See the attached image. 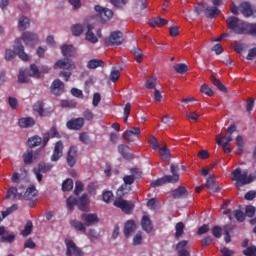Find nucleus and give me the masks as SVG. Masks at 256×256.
I'll use <instances>...</instances> for the list:
<instances>
[{"mask_svg":"<svg viewBox=\"0 0 256 256\" xmlns=\"http://www.w3.org/2000/svg\"><path fill=\"white\" fill-rule=\"evenodd\" d=\"M121 77V72H119V70H113L110 73V81H112V83H116L119 78Z\"/></svg>","mask_w":256,"mask_h":256,"instance_id":"nucleus-61","label":"nucleus"},{"mask_svg":"<svg viewBox=\"0 0 256 256\" xmlns=\"http://www.w3.org/2000/svg\"><path fill=\"white\" fill-rule=\"evenodd\" d=\"M129 115H131V103H126L124 107V123H127Z\"/></svg>","mask_w":256,"mask_h":256,"instance_id":"nucleus-62","label":"nucleus"},{"mask_svg":"<svg viewBox=\"0 0 256 256\" xmlns=\"http://www.w3.org/2000/svg\"><path fill=\"white\" fill-rule=\"evenodd\" d=\"M14 51L22 61H29V55L25 53V47L21 44L20 39L15 40Z\"/></svg>","mask_w":256,"mask_h":256,"instance_id":"nucleus-10","label":"nucleus"},{"mask_svg":"<svg viewBox=\"0 0 256 256\" xmlns=\"http://www.w3.org/2000/svg\"><path fill=\"white\" fill-rule=\"evenodd\" d=\"M172 196L174 199H185V197H189V191L185 186H179L172 192Z\"/></svg>","mask_w":256,"mask_h":256,"instance_id":"nucleus-19","label":"nucleus"},{"mask_svg":"<svg viewBox=\"0 0 256 256\" xmlns=\"http://www.w3.org/2000/svg\"><path fill=\"white\" fill-rule=\"evenodd\" d=\"M200 91L208 97H213V95H215V92H213V90L207 84L202 85Z\"/></svg>","mask_w":256,"mask_h":256,"instance_id":"nucleus-54","label":"nucleus"},{"mask_svg":"<svg viewBox=\"0 0 256 256\" xmlns=\"http://www.w3.org/2000/svg\"><path fill=\"white\" fill-rule=\"evenodd\" d=\"M43 141V138L39 135L32 136L28 139L27 145L30 147V149H33L34 147H39Z\"/></svg>","mask_w":256,"mask_h":256,"instance_id":"nucleus-27","label":"nucleus"},{"mask_svg":"<svg viewBox=\"0 0 256 256\" xmlns=\"http://www.w3.org/2000/svg\"><path fill=\"white\" fill-rule=\"evenodd\" d=\"M1 243H13L15 241L14 232H5V234L0 238Z\"/></svg>","mask_w":256,"mask_h":256,"instance_id":"nucleus-34","label":"nucleus"},{"mask_svg":"<svg viewBox=\"0 0 256 256\" xmlns=\"http://www.w3.org/2000/svg\"><path fill=\"white\" fill-rule=\"evenodd\" d=\"M102 200L104 203H111L113 201V192L111 191H106L102 194Z\"/></svg>","mask_w":256,"mask_h":256,"instance_id":"nucleus-60","label":"nucleus"},{"mask_svg":"<svg viewBox=\"0 0 256 256\" xmlns=\"http://www.w3.org/2000/svg\"><path fill=\"white\" fill-rule=\"evenodd\" d=\"M97 189H99V185L97 184V182H91L87 186V191L88 193H90V195H96Z\"/></svg>","mask_w":256,"mask_h":256,"instance_id":"nucleus-56","label":"nucleus"},{"mask_svg":"<svg viewBox=\"0 0 256 256\" xmlns=\"http://www.w3.org/2000/svg\"><path fill=\"white\" fill-rule=\"evenodd\" d=\"M175 229H176L175 237L176 239H179V237H181L183 233H185V224H183V222H178L175 226Z\"/></svg>","mask_w":256,"mask_h":256,"instance_id":"nucleus-43","label":"nucleus"},{"mask_svg":"<svg viewBox=\"0 0 256 256\" xmlns=\"http://www.w3.org/2000/svg\"><path fill=\"white\" fill-rule=\"evenodd\" d=\"M242 253L245 256H256V246H249Z\"/></svg>","mask_w":256,"mask_h":256,"instance_id":"nucleus-59","label":"nucleus"},{"mask_svg":"<svg viewBox=\"0 0 256 256\" xmlns=\"http://www.w3.org/2000/svg\"><path fill=\"white\" fill-rule=\"evenodd\" d=\"M47 134L50 136V139H61V134H59V131L55 126L51 127Z\"/></svg>","mask_w":256,"mask_h":256,"instance_id":"nucleus-52","label":"nucleus"},{"mask_svg":"<svg viewBox=\"0 0 256 256\" xmlns=\"http://www.w3.org/2000/svg\"><path fill=\"white\" fill-rule=\"evenodd\" d=\"M212 235L216 239H221V236L223 235V229L220 226H214L212 229Z\"/></svg>","mask_w":256,"mask_h":256,"instance_id":"nucleus-55","label":"nucleus"},{"mask_svg":"<svg viewBox=\"0 0 256 256\" xmlns=\"http://www.w3.org/2000/svg\"><path fill=\"white\" fill-rule=\"evenodd\" d=\"M109 43L111 45H122L123 44V32L114 31L109 36Z\"/></svg>","mask_w":256,"mask_h":256,"instance_id":"nucleus-17","label":"nucleus"},{"mask_svg":"<svg viewBox=\"0 0 256 256\" xmlns=\"http://www.w3.org/2000/svg\"><path fill=\"white\" fill-rule=\"evenodd\" d=\"M156 85H157V77L151 76L148 79H146V83H145L146 89H154L155 90Z\"/></svg>","mask_w":256,"mask_h":256,"instance_id":"nucleus-41","label":"nucleus"},{"mask_svg":"<svg viewBox=\"0 0 256 256\" xmlns=\"http://www.w3.org/2000/svg\"><path fill=\"white\" fill-rule=\"evenodd\" d=\"M158 151L160 153V157L162 158V161H169V159H171V150H169L167 146L159 148Z\"/></svg>","mask_w":256,"mask_h":256,"instance_id":"nucleus-32","label":"nucleus"},{"mask_svg":"<svg viewBox=\"0 0 256 256\" xmlns=\"http://www.w3.org/2000/svg\"><path fill=\"white\" fill-rule=\"evenodd\" d=\"M54 69H66V71H72V69H75V64H73V61L67 59L65 60H58L54 64Z\"/></svg>","mask_w":256,"mask_h":256,"instance_id":"nucleus-16","label":"nucleus"},{"mask_svg":"<svg viewBox=\"0 0 256 256\" xmlns=\"http://www.w3.org/2000/svg\"><path fill=\"white\" fill-rule=\"evenodd\" d=\"M33 197H37V188H35L34 185L29 186L24 194H18V199H20L21 201H23V199L25 201H31Z\"/></svg>","mask_w":256,"mask_h":256,"instance_id":"nucleus-12","label":"nucleus"},{"mask_svg":"<svg viewBox=\"0 0 256 256\" xmlns=\"http://www.w3.org/2000/svg\"><path fill=\"white\" fill-rule=\"evenodd\" d=\"M85 125V118H72L66 123L67 129H70L71 131H80V129H83V126Z\"/></svg>","mask_w":256,"mask_h":256,"instance_id":"nucleus-8","label":"nucleus"},{"mask_svg":"<svg viewBox=\"0 0 256 256\" xmlns=\"http://www.w3.org/2000/svg\"><path fill=\"white\" fill-rule=\"evenodd\" d=\"M118 152L124 159H127L128 161H131L133 159V154L129 153V146L125 144L118 145Z\"/></svg>","mask_w":256,"mask_h":256,"instance_id":"nucleus-25","label":"nucleus"},{"mask_svg":"<svg viewBox=\"0 0 256 256\" xmlns=\"http://www.w3.org/2000/svg\"><path fill=\"white\" fill-rule=\"evenodd\" d=\"M233 215L239 223H243L245 221V213L241 210H234Z\"/></svg>","mask_w":256,"mask_h":256,"instance_id":"nucleus-58","label":"nucleus"},{"mask_svg":"<svg viewBox=\"0 0 256 256\" xmlns=\"http://www.w3.org/2000/svg\"><path fill=\"white\" fill-rule=\"evenodd\" d=\"M148 143L150 145V147L154 150V151H158V149H160L161 147L159 146V142L157 141V138H155V136H151L148 139Z\"/></svg>","mask_w":256,"mask_h":256,"instance_id":"nucleus-50","label":"nucleus"},{"mask_svg":"<svg viewBox=\"0 0 256 256\" xmlns=\"http://www.w3.org/2000/svg\"><path fill=\"white\" fill-rule=\"evenodd\" d=\"M124 184L121 185L117 192V198L114 201V206L118 207V209H122L124 213H131L134 209V205L131 202H128L127 200H123V197L129 193V190H127L128 185H133L135 183V176L133 175H126L123 178Z\"/></svg>","mask_w":256,"mask_h":256,"instance_id":"nucleus-1","label":"nucleus"},{"mask_svg":"<svg viewBox=\"0 0 256 256\" xmlns=\"http://www.w3.org/2000/svg\"><path fill=\"white\" fill-rule=\"evenodd\" d=\"M93 29H95V26H93V24L87 25V32L85 34V39L90 43H98L99 39L97 38V36H95V33H93Z\"/></svg>","mask_w":256,"mask_h":256,"instance_id":"nucleus-22","label":"nucleus"},{"mask_svg":"<svg viewBox=\"0 0 256 256\" xmlns=\"http://www.w3.org/2000/svg\"><path fill=\"white\" fill-rule=\"evenodd\" d=\"M66 205L70 211H73L76 206L80 211H87L89 209V196L87 194H82V197H79L78 199L70 196L66 200Z\"/></svg>","mask_w":256,"mask_h":256,"instance_id":"nucleus-4","label":"nucleus"},{"mask_svg":"<svg viewBox=\"0 0 256 256\" xmlns=\"http://www.w3.org/2000/svg\"><path fill=\"white\" fill-rule=\"evenodd\" d=\"M61 51L63 57H73L75 55V47L73 45H62Z\"/></svg>","mask_w":256,"mask_h":256,"instance_id":"nucleus-29","label":"nucleus"},{"mask_svg":"<svg viewBox=\"0 0 256 256\" xmlns=\"http://www.w3.org/2000/svg\"><path fill=\"white\" fill-rule=\"evenodd\" d=\"M30 77H35L36 79L41 78V71L39 70V67H37L35 64L30 65Z\"/></svg>","mask_w":256,"mask_h":256,"instance_id":"nucleus-44","label":"nucleus"},{"mask_svg":"<svg viewBox=\"0 0 256 256\" xmlns=\"http://www.w3.org/2000/svg\"><path fill=\"white\" fill-rule=\"evenodd\" d=\"M66 245V256H83L84 252L81 251V248L77 247V244L73 242L71 239L65 240Z\"/></svg>","mask_w":256,"mask_h":256,"instance_id":"nucleus-5","label":"nucleus"},{"mask_svg":"<svg viewBox=\"0 0 256 256\" xmlns=\"http://www.w3.org/2000/svg\"><path fill=\"white\" fill-rule=\"evenodd\" d=\"M18 190L15 187H10L6 193L5 199H17Z\"/></svg>","mask_w":256,"mask_h":256,"instance_id":"nucleus-49","label":"nucleus"},{"mask_svg":"<svg viewBox=\"0 0 256 256\" xmlns=\"http://www.w3.org/2000/svg\"><path fill=\"white\" fill-rule=\"evenodd\" d=\"M188 244H189V241H187V240H182L177 243L176 251L178 253V256H191L189 251H187Z\"/></svg>","mask_w":256,"mask_h":256,"instance_id":"nucleus-18","label":"nucleus"},{"mask_svg":"<svg viewBox=\"0 0 256 256\" xmlns=\"http://www.w3.org/2000/svg\"><path fill=\"white\" fill-rule=\"evenodd\" d=\"M94 9L96 13H99L101 19H103L104 21H109L113 19V10L109 8H103L100 5H96Z\"/></svg>","mask_w":256,"mask_h":256,"instance_id":"nucleus-11","label":"nucleus"},{"mask_svg":"<svg viewBox=\"0 0 256 256\" xmlns=\"http://www.w3.org/2000/svg\"><path fill=\"white\" fill-rule=\"evenodd\" d=\"M239 11L244 15V17L253 16V7H251V3L249 2H242L239 5Z\"/></svg>","mask_w":256,"mask_h":256,"instance_id":"nucleus-20","label":"nucleus"},{"mask_svg":"<svg viewBox=\"0 0 256 256\" xmlns=\"http://www.w3.org/2000/svg\"><path fill=\"white\" fill-rule=\"evenodd\" d=\"M34 111L40 115V117L45 116V108L43 102H38L37 104L34 105Z\"/></svg>","mask_w":256,"mask_h":256,"instance_id":"nucleus-51","label":"nucleus"},{"mask_svg":"<svg viewBox=\"0 0 256 256\" xmlns=\"http://www.w3.org/2000/svg\"><path fill=\"white\" fill-rule=\"evenodd\" d=\"M231 179L235 181L236 189H241V187L245 185H249L253 183L256 179V171L253 174L249 175V172L245 170L244 172L241 171V168H236L231 172Z\"/></svg>","mask_w":256,"mask_h":256,"instance_id":"nucleus-3","label":"nucleus"},{"mask_svg":"<svg viewBox=\"0 0 256 256\" xmlns=\"http://www.w3.org/2000/svg\"><path fill=\"white\" fill-rule=\"evenodd\" d=\"M22 40L24 41L25 45H35V43L39 41V36L36 33L24 32L22 34Z\"/></svg>","mask_w":256,"mask_h":256,"instance_id":"nucleus-15","label":"nucleus"},{"mask_svg":"<svg viewBox=\"0 0 256 256\" xmlns=\"http://www.w3.org/2000/svg\"><path fill=\"white\" fill-rule=\"evenodd\" d=\"M210 81L215 87H217V89H219V91H221L222 93H227V87H225V85L221 83V80L217 79L215 76H211Z\"/></svg>","mask_w":256,"mask_h":256,"instance_id":"nucleus-31","label":"nucleus"},{"mask_svg":"<svg viewBox=\"0 0 256 256\" xmlns=\"http://www.w3.org/2000/svg\"><path fill=\"white\" fill-rule=\"evenodd\" d=\"M50 91L52 95H55L56 97L63 95V93H65V83L60 79L54 80L51 84Z\"/></svg>","mask_w":256,"mask_h":256,"instance_id":"nucleus-7","label":"nucleus"},{"mask_svg":"<svg viewBox=\"0 0 256 256\" xmlns=\"http://www.w3.org/2000/svg\"><path fill=\"white\" fill-rule=\"evenodd\" d=\"M218 6H208L206 8V15L207 17H209L210 19H215V17H217V15H219V9L217 8Z\"/></svg>","mask_w":256,"mask_h":256,"instance_id":"nucleus-33","label":"nucleus"},{"mask_svg":"<svg viewBox=\"0 0 256 256\" xmlns=\"http://www.w3.org/2000/svg\"><path fill=\"white\" fill-rule=\"evenodd\" d=\"M81 219L87 227H91V226L97 225V223H99V217L97 216V214L84 213L81 215Z\"/></svg>","mask_w":256,"mask_h":256,"instance_id":"nucleus-14","label":"nucleus"},{"mask_svg":"<svg viewBox=\"0 0 256 256\" xmlns=\"http://www.w3.org/2000/svg\"><path fill=\"white\" fill-rule=\"evenodd\" d=\"M18 125L19 127H22V129H29V127H33V125H35V119L31 117L20 118Z\"/></svg>","mask_w":256,"mask_h":256,"instance_id":"nucleus-26","label":"nucleus"},{"mask_svg":"<svg viewBox=\"0 0 256 256\" xmlns=\"http://www.w3.org/2000/svg\"><path fill=\"white\" fill-rule=\"evenodd\" d=\"M167 23H169V20H167L165 18H161V17H156V18L149 20L150 27H153L154 29L156 27H165V25H167Z\"/></svg>","mask_w":256,"mask_h":256,"instance_id":"nucleus-24","label":"nucleus"},{"mask_svg":"<svg viewBox=\"0 0 256 256\" xmlns=\"http://www.w3.org/2000/svg\"><path fill=\"white\" fill-rule=\"evenodd\" d=\"M87 69H97L99 67H105V62L100 59H91L87 62Z\"/></svg>","mask_w":256,"mask_h":256,"instance_id":"nucleus-28","label":"nucleus"},{"mask_svg":"<svg viewBox=\"0 0 256 256\" xmlns=\"http://www.w3.org/2000/svg\"><path fill=\"white\" fill-rule=\"evenodd\" d=\"M71 225H72V227H74V229H76V231H81L82 233H85L87 231V228L85 227V224H83L79 220H73L71 222Z\"/></svg>","mask_w":256,"mask_h":256,"instance_id":"nucleus-39","label":"nucleus"},{"mask_svg":"<svg viewBox=\"0 0 256 256\" xmlns=\"http://www.w3.org/2000/svg\"><path fill=\"white\" fill-rule=\"evenodd\" d=\"M18 27L20 29V31H25V29H27V27H29V18L22 16L19 18L18 21Z\"/></svg>","mask_w":256,"mask_h":256,"instance_id":"nucleus-40","label":"nucleus"},{"mask_svg":"<svg viewBox=\"0 0 256 256\" xmlns=\"http://www.w3.org/2000/svg\"><path fill=\"white\" fill-rule=\"evenodd\" d=\"M38 169L42 172V173H49V171H51V169H53V164H49V163H45L42 162L38 165Z\"/></svg>","mask_w":256,"mask_h":256,"instance_id":"nucleus-48","label":"nucleus"},{"mask_svg":"<svg viewBox=\"0 0 256 256\" xmlns=\"http://www.w3.org/2000/svg\"><path fill=\"white\" fill-rule=\"evenodd\" d=\"M79 140L81 141V143H84V145H89V143H91V138H89L87 132L81 133L79 136Z\"/></svg>","mask_w":256,"mask_h":256,"instance_id":"nucleus-63","label":"nucleus"},{"mask_svg":"<svg viewBox=\"0 0 256 256\" xmlns=\"http://www.w3.org/2000/svg\"><path fill=\"white\" fill-rule=\"evenodd\" d=\"M223 230H224L225 243H231V233H233V231H235V227H233L232 225H225L223 227Z\"/></svg>","mask_w":256,"mask_h":256,"instance_id":"nucleus-30","label":"nucleus"},{"mask_svg":"<svg viewBox=\"0 0 256 256\" xmlns=\"http://www.w3.org/2000/svg\"><path fill=\"white\" fill-rule=\"evenodd\" d=\"M63 149H65L63 140H58L54 145L53 153L50 158L52 162H57L63 157Z\"/></svg>","mask_w":256,"mask_h":256,"instance_id":"nucleus-6","label":"nucleus"},{"mask_svg":"<svg viewBox=\"0 0 256 256\" xmlns=\"http://www.w3.org/2000/svg\"><path fill=\"white\" fill-rule=\"evenodd\" d=\"M111 5L116 9H123L127 5V0H110Z\"/></svg>","mask_w":256,"mask_h":256,"instance_id":"nucleus-53","label":"nucleus"},{"mask_svg":"<svg viewBox=\"0 0 256 256\" xmlns=\"http://www.w3.org/2000/svg\"><path fill=\"white\" fill-rule=\"evenodd\" d=\"M141 227L143 231L146 233H151L153 231V223L151 222V219L149 216H143L141 219Z\"/></svg>","mask_w":256,"mask_h":256,"instance_id":"nucleus-23","label":"nucleus"},{"mask_svg":"<svg viewBox=\"0 0 256 256\" xmlns=\"http://www.w3.org/2000/svg\"><path fill=\"white\" fill-rule=\"evenodd\" d=\"M131 53L137 63H143V50L139 48L132 49Z\"/></svg>","mask_w":256,"mask_h":256,"instance_id":"nucleus-37","label":"nucleus"},{"mask_svg":"<svg viewBox=\"0 0 256 256\" xmlns=\"http://www.w3.org/2000/svg\"><path fill=\"white\" fill-rule=\"evenodd\" d=\"M135 229H137V224H135V221L128 220L124 225V236L127 238L131 237V234L135 233Z\"/></svg>","mask_w":256,"mask_h":256,"instance_id":"nucleus-21","label":"nucleus"},{"mask_svg":"<svg viewBox=\"0 0 256 256\" xmlns=\"http://www.w3.org/2000/svg\"><path fill=\"white\" fill-rule=\"evenodd\" d=\"M73 189V179H66L62 183V191H71Z\"/></svg>","mask_w":256,"mask_h":256,"instance_id":"nucleus-57","label":"nucleus"},{"mask_svg":"<svg viewBox=\"0 0 256 256\" xmlns=\"http://www.w3.org/2000/svg\"><path fill=\"white\" fill-rule=\"evenodd\" d=\"M19 209V206L17 204H13L11 207L7 208L5 211H2L0 214V221H3L5 217H8V215H11L13 211H17Z\"/></svg>","mask_w":256,"mask_h":256,"instance_id":"nucleus-35","label":"nucleus"},{"mask_svg":"<svg viewBox=\"0 0 256 256\" xmlns=\"http://www.w3.org/2000/svg\"><path fill=\"white\" fill-rule=\"evenodd\" d=\"M139 135H141V129H139V127H133L130 130H126L122 137L125 139V141L133 143V141H135Z\"/></svg>","mask_w":256,"mask_h":256,"instance_id":"nucleus-9","label":"nucleus"},{"mask_svg":"<svg viewBox=\"0 0 256 256\" xmlns=\"http://www.w3.org/2000/svg\"><path fill=\"white\" fill-rule=\"evenodd\" d=\"M66 161L69 167H75L77 163V146H71L69 148Z\"/></svg>","mask_w":256,"mask_h":256,"instance_id":"nucleus-13","label":"nucleus"},{"mask_svg":"<svg viewBox=\"0 0 256 256\" xmlns=\"http://www.w3.org/2000/svg\"><path fill=\"white\" fill-rule=\"evenodd\" d=\"M33 232V222L28 221L24 226V229L21 231L22 237H29Z\"/></svg>","mask_w":256,"mask_h":256,"instance_id":"nucleus-36","label":"nucleus"},{"mask_svg":"<svg viewBox=\"0 0 256 256\" xmlns=\"http://www.w3.org/2000/svg\"><path fill=\"white\" fill-rule=\"evenodd\" d=\"M165 183H177L179 181V174H172V175H164L162 177Z\"/></svg>","mask_w":256,"mask_h":256,"instance_id":"nucleus-46","label":"nucleus"},{"mask_svg":"<svg viewBox=\"0 0 256 256\" xmlns=\"http://www.w3.org/2000/svg\"><path fill=\"white\" fill-rule=\"evenodd\" d=\"M215 183H216V181H215V176H210L208 179H207V181H206V187L208 188V189H211V190H215V192L217 193V192H219V188H216L215 187Z\"/></svg>","mask_w":256,"mask_h":256,"instance_id":"nucleus-47","label":"nucleus"},{"mask_svg":"<svg viewBox=\"0 0 256 256\" xmlns=\"http://www.w3.org/2000/svg\"><path fill=\"white\" fill-rule=\"evenodd\" d=\"M174 70L176 73H179V75H184V73H187L189 71V66L184 63L176 64L174 65Z\"/></svg>","mask_w":256,"mask_h":256,"instance_id":"nucleus-38","label":"nucleus"},{"mask_svg":"<svg viewBox=\"0 0 256 256\" xmlns=\"http://www.w3.org/2000/svg\"><path fill=\"white\" fill-rule=\"evenodd\" d=\"M22 159L25 165H31V163H33V151L28 150L27 152H25L22 156Z\"/></svg>","mask_w":256,"mask_h":256,"instance_id":"nucleus-42","label":"nucleus"},{"mask_svg":"<svg viewBox=\"0 0 256 256\" xmlns=\"http://www.w3.org/2000/svg\"><path fill=\"white\" fill-rule=\"evenodd\" d=\"M220 253L222 254V256H233L235 255V251L227 248V247H224L220 250Z\"/></svg>","mask_w":256,"mask_h":256,"instance_id":"nucleus-64","label":"nucleus"},{"mask_svg":"<svg viewBox=\"0 0 256 256\" xmlns=\"http://www.w3.org/2000/svg\"><path fill=\"white\" fill-rule=\"evenodd\" d=\"M226 24L228 29L235 33V35H251V37H256V23H249L236 16H230L227 18Z\"/></svg>","mask_w":256,"mask_h":256,"instance_id":"nucleus-2","label":"nucleus"},{"mask_svg":"<svg viewBox=\"0 0 256 256\" xmlns=\"http://www.w3.org/2000/svg\"><path fill=\"white\" fill-rule=\"evenodd\" d=\"M71 31L75 37H80V35H83V25L74 24L71 28Z\"/></svg>","mask_w":256,"mask_h":256,"instance_id":"nucleus-45","label":"nucleus"}]
</instances>
